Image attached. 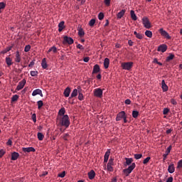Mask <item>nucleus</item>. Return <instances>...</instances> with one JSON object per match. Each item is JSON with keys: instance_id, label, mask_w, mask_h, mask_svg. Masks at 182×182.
<instances>
[{"instance_id": "nucleus-1", "label": "nucleus", "mask_w": 182, "mask_h": 182, "mask_svg": "<svg viewBox=\"0 0 182 182\" xmlns=\"http://www.w3.org/2000/svg\"><path fill=\"white\" fill-rule=\"evenodd\" d=\"M58 119L59 120V124L60 126L65 127L66 128H68L70 126V120H69L68 115L65 114V115L62 116V117H58Z\"/></svg>"}, {"instance_id": "nucleus-2", "label": "nucleus", "mask_w": 182, "mask_h": 182, "mask_svg": "<svg viewBox=\"0 0 182 182\" xmlns=\"http://www.w3.org/2000/svg\"><path fill=\"white\" fill-rule=\"evenodd\" d=\"M136 168V164L132 163L130 166H129L127 168H125L123 170V173H124L125 176L127 177Z\"/></svg>"}, {"instance_id": "nucleus-3", "label": "nucleus", "mask_w": 182, "mask_h": 182, "mask_svg": "<svg viewBox=\"0 0 182 182\" xmlns=\"http://www.w3.org/2000/svg\"><path fill=\"white\" fill-rule=\"evenodd\" d=\"M134 62H124L121 66L123 70H130L133 68Z\"/></svg>"}, {"instance_id": "nucleus-4", "label": "nucleus", "mask_w": 182, "mask_h": 182, "mask_svg": "<svg viewBox=\"0 0 182 182\" xmlns=\"http://www.w3.org/2000/svg\"><path fill=\"white\" fill-rule=\"evenodd\" d=\"M93 92H94V96L95 97H98V98L103 97V90L101 88L95 89Z\"/></svg>"}, {"instance_id": "nucleus-5", "label": "nucleus", "mask_w": 182, "mask_h": 182, "mask_svg": "<svg viewBox=\"0 0 182 182\" xmlns=\"http://www.w3.org/2000/svg\"><path fill=\"white\" fill-rule=\"evenodd\" d=\"M159 33H161V36H164V38L168 39V40L171 39V36H170L168 35V33L167 31H164L163 28H161L159 30Z\"/></svg>"}, {"instance_id": "nucleus-6", "label": "nucleus", "mask_w": 182, "mask_h": 182, "mask_svg": "<svg viewBox=\"0 0 182 182\" xmlns=\"http://www.w3.org/2000/svg\"><path fill=\"white\" fill-rule=\"evenodd\" d=\"M112 166H114V159L111 158L109 159V162L107 163V171L111 172L113 171Z\"/></svg>"}, {"instance_id": "nucleus-7", "label": "nucleus", "mask_w": 182, "mask_h": 182, "mask_svg": "<svg viewBox=\"0 0 182 182\" xmlns=\"http://www.w3.org/2000/svg\"><path fill=\"white\" fill-rule=\"evenodd\" d=\"M26 83V80L23 79V80L18 83V85H17V87H16V91H20V90H21L23 88V87L25 86Z\"/></svg>"}, {"instance_id": "nucleus-8", "label": "nucleus", "mask_w": 182, "mask_h": 182, "mask_svg": "<svg viewBox=\"0 0 182 182\" xmlns=\"http://www.w3.org/2000/svg\"><path fill=\"white\" fill-rule=\"evenodd\" d=\"M68 43V45H73L74 43L73 38L65 36L64 37L63 44Z\"/></svg>"}, {"instance_id": "nucleus-9", "label": "nucleus", "mask_w": 182, "mask_h": 182, "mask_svg": "<svg viewBox=\"0 0 182 182\" xmlns=\"http://www.w3.org/2000/svg\"><path fill=\"white\" fill-rule=\"evenodd\" d=\"M142 22H143L144 26L146 28L149 29L151 27L150 21L148 18H142Z\"/></svg>"}, {"instance_id": "nucleus-10", "label": "nucleus", "mask_w": 182, "mask_h": 182, "mask_svg": "<svg viewBox=\"0 0 182 182\" xmlns=\"http://www.w3.org/2000/svg\"><path fill=\"white\" fill-rule=\"evenodd\" d=\"M171 149H172V146H169L167 147L166 150V153L164 154L163 155V161L165 162V161L167 159V156H168V154H170L171 151Z\"/></svg>"}, {"instance_id": "nucleus-11", "label": "nucleus", "mask_w": 182, "mask_h": 182, "mask_svg": "<svg viewBox=\"0 0 182 182\" xmlns=\"http://www.w3.org/2000/svg\"><path fill=\"white\" fill-rule=\"evenodd\" d=\"M125 114H126L125 112H124V111H121L120 112H119L116 117V119H115L116 121L117 122L121 121Z\"/></svg>"}, {"instance_id": "nucleus-12", "label": "nucleus", "mask_w": 182, "mask_h": 182, "mask_svg": "<svg viewBox=\"0 0 182 182\" xmlns=\"http://www.w3.org/2000/svg\"><path fill=\"white\" fill-rule=\"evenodd\" d=\"M37 95H40V96L41 97H43V92L40 89H36L35 90L33 91V93H32V96L33 97H36L37 96Z\"/></svg>"}, {"instance_id": "nucleus-13", "label": "nucleus", "mask_w": 182, "mask_h": 182, "mask_svg": "<svg viewBox=\"0 0 182 182\" xmlns=\"http://www.w3.org/2000/svg\"><path fill=\"white\" fill-rule=\"evenodd\" d=\"M168 46L166 44H161L160 46L157 48L158 51H161L162 53H164L167 50Z\"/></svg>"}, {"instance_id": "nucleus-14", "label": "nucleus", "mask_w": 182, "mask_h": 182, "mask_svg": "<svg viewBox=\"0 0 182 182\" xmlns=\"http://www.w3.org/2000/svg\"><path fill=\"white\" fill-rule=\"evenodd\" d=\"M22 151H24V153H31V151H36V149L33 147H23Z\"/></svg>"}, {"instance_id": "nucleus-15", "label": "nucleus", "mask_w": 182, "mask_h": 182, "mask_svg": "<svg viewBox=\"0 0 182 182\" xmlns=\"http://www.w3.org/2000/svg\"><path fill=\"white\" fill-rule=\"evenodd\" d=\"M134 159L132 158H125L124 166H132L133 164Z\"/></svg>"}, {"instance_id": "nucleus-16", "label": "nucleus", "mask_w": 182, "mask_h": 182, "mask_svg": "<svg viewBox=\"0 0 182 182\" xmlns=\"http://www.w3.org/2000/svg\"><path fill=\"white\" fill-rule=\"evenodd\" d=\"M18 157H19V154L18 152H15L14 151V152L11 153V159L12 161L18 160Z\"/></svg>"}, {"instance_id": "nucleus-17", "label": "nucleus", "mask_w": 182, "mask_h": 182, "mask_svg": "<svg viewBox=\"0 0 182 182\" xmlns=\"http://www.w3.org/2000/svg\"><path fill=\"white\" fill-rule=\"evenodd\" d=\"M21 58L20 53H19L18 50H16L15 62L17 63H21Z\"/></svg>"}, {"instance_id": "nucleus-18", "label": "nucleus", "mask_w": 182, "mask_h": 182, "mask_svg": "<svg viewBox=\"0 0 182 182\" xmlns=\"http://www.w3.org/2000/svg\"><path fill=\"white\" fill-rule=\"evenodd\" d=\"M161 87L164 92H167L168 90V87L166 84L164 80H162L161 81Z\"/></svg>"}, {"instance_id": "nucleus-19", "label": "nucleus", "mask_w": 182, "mask_h": 182, "mask_svg": "<svg viewBox=\"0 0 182 182\" xmlns=\"http://www.w3.org/2000/svg\"><path fill=\"white\" fill-rule=\"evenodd\" d=\"M111 154L110 149H108L106 152H105V159H104V162L107 163L109 161V156Z\"/></svg>"}, {"instance_id": "nucleus-20", "label": "nucleus", "mask_w": 182, "mask_h": 182, "mask_svg": "<svg viewBox=\"0 0 182 182\" xmlns=\"http://www.w3.org/2000/svg\"><path fill=\"white\" fill-rule=\"evenodd\" d=\"M175 171V167H174V164H169L168 167V172L170 173H173Z\"/></svg>"}, {"instance_id": "nucleus-21", "label": "nucleus", "mask_w": 182, "mask_h": 182, "mask_svg": "<svg viewBox=\"0 0 182 182\" xmlns=\"http://www.w3.org/2000/svg\"><path fill=\"white\" fill-rule=\"evenodd\" d=\"M126 13V10L125 9H122L120 12H119L117 14V19H120L122 18L124 14Z\"/></svg>"}, {"instance_id": "nucleus-22", "label": "nucleus", "mask_w": 182, "mask_h": 182, "mask_svg": "<svg viewBox=\"0 0 182 182\" xmlns=\"http://www.w3.org/2000/svg\"><path fill=\"white\" fill-rule=\"evenodd\" d=\"M77 95H78V90L77 89H74L73 91L72 92L69 99L76 97L77 96Z\"/></svg>"}, {"instance_id": "nucleus-23", "label": "nucleus", "mask_w": 182, "mask_h": 182, "mask_svg": "<svg viewBox=\"0 0 182 182\" xmlns=\"http://www.w3.org/2000/svg\"><path fill=\"white\" fill-rule=\"evenodd\" d=\"M100 70V68L99 65H95L93 68L92 74L99 73Z\"/></svg>"}, {"instance_id": "nucleus-24", "label": "nucleus", "mask_w": 182, "mask_h": 182, "mask_svg": "<svg viewBox=\"0 0 182 182\" xmlns=\"http://www.w3.org/2000/svg\"><path fill=\"white\" fill-rule=\"evenodd\" d=\"M96 176V173H95L94 170L90 171V173H88V177L90 180H92Z\"/></svg>"}, {"instance_id": "nucleus-25", "label": "nucleus", "mask_w": 182, "mask_h": 182, "mask_svg": "<svg viewBox=\"0 0 182 182\" xmlns=\"http://www.w3.org/2000/svg\"><path fill=\"white\" fill-rule=\"evenodd\" d=\"M66 113V110L65 107H61L58 112V115L60 117H63L65 114Z\"/></svg>"}, {"instance_id": "nucleus-26", "label": "nucleus", "mask_w": 182, "mask_h": 182, "mask_svg": "<svg viewBox=\"0 0 182 182\" xmlns=\"http://www.w3.org/2000/svg\"><path fill=\"white\" fill-rule=\"evenodd\" d=\"M65 22L63 21H60L59 25H58V27H59V29H58V31L59 32H62L65 28Z\"/></svg>"}, {"instance_id": "nucleus-27", "label": "nucleus", "mask_w": 182, "mask_h": 182, "mask_svg": "<svg viewBox=\"0 0 182 182\" xmlns=\"http://www.w3.org/2000/svg\"><path fill=\"white\" fill-rule=\"evenodd\" d=\"M41 66L43 69H47L48 68V63H47V61H46V58H43L42 60Z\"/></svg>"}, {"instance_id": "nucleus-28", "label": "nucleus", "mask_w": 182, "mask_h": 182, "mask_svg": "<svg viewBox=\"0 0 182 182\" xmlns=\"http://www.w3.org/2000/svg\"><path fill=\"white\" fill-rule=\"evenodd\" d=\"M71 92V89L70 87H66L64 91V95L65 97H68L70 96Z\"/></svg>"}, {"instance_id": "nucleus-29", "label": "nucleus", "mask_w": 182, "mask_h": 182, "mask_svg": "<svg viewBox=\"0 0 182 182\" xmlns=\"http://www.w3.org/2000/svg\"><path fill=\"white\" fill-rule=\"evenodd\" d=\"M175 58L174 54L170 53L168 56H167V58H166V62L168 63L170 61H171L172 60H173Z\"/></svg>"}, {"instance_id": "nucleus-30", "label": "nucleus", "mask_w": 182, "mask_h": 182, "mask_svg": "<svg viewBox=\"0 0 182 182\" xmlns=\"http://www.w3.org/2000/svg\"><path fill=\"white\" fill-rule=\"evenodd\" d=\"M134 34L135 35V37L138 39H143L144 38V35H142L141 33H138L136 31L134 32Z\"/></svg>"}, {"instance_id": "nucleus-31", "label": "nucleus", "mask_w": 182, "mask_h": 182, "mask_svg": "<svg viewBox=\"0 0 182 182\" xmlns=\"http://www.w3.org/2000/svg\"><path fill=\"white\" fill-rule=\"evenodd\" d=\"M13 48V46L7 47L4 50H1L0 53L1 54H5L7 53L8 52L11 51Z\"/></svg>"}, {"instance_id": "nucleus-32", "label": "nucleus", "mask_w": 182, "mask_h": 182, "mask_svg": "<svg viewBox=\"0 0 182 182\" xmlns=\"http://www.w3.org/2000/svg\"><path fill=\"white\" fill-rule=\"evenodd\" d=\"M6 63L7 65L11 66V65H13L12 59L11 58H9V56H7L6 58Z\"/></svg>"}, {"instance_id": "nucleus-33", "label": "nucleus", "mask_w": 182, "mask_h": 182, "mask_svg": "<svg viewBox=\"0 0 182 182\" xmlns=\"http://www.w3.org/2000/svg\"><path fill=\"white\" fill-rule=\"evenodd\" d=\"M109 58H105L104 61V66L105 69L109 68Z\"/></svg>"}, {"instance_id": "nucleus-34", "label": "nucleus", "mask_w": 182, "mask_h": 182, "mask_svg": "<svg viewBox=\"0 0 182 182\" xmlns=\"http://www.w3.org/2000/svg\"><path fill=\"white\" fill-rule=\"evenodd\" d=\"M131 18L133 21H137V17L134 10H131Z\"/></svg>"}, {"instance_id": "nucleus-35", "label": "nucleus", "mask_w": 182, "mask_h": 182, "mask_svg": "<svg viewBox=\"0 0 182 182\" xmlns=\"http://www.w3.org/2000/svg\"><path fill=\"white\" fill-rule=\"evenodd\" d=\"M52 51L54 53H58V48L55 46H53V47L50 48V49L48 50V53H49Z\"/></svg>"}, {"instance_id": "nucleus-36", "label": "nucleus", "mask_w": 182, "mask_h": 182, "mask_svg": "<svg viewBox=\"0 0 182 182\" xmlns=\"http://www.w3.org/2000/svg\"><path fill=\"white\" fill-rule=\"evenodd\" d=\"M145 36H146L147 38H151L153 36V33L151 31H146Z\"/></svg>"}, {"instance_id": "nucleus-37", "label": "nucleus", "mask_w": 182, "mask_h": 182, "mask_svg": "<svg viewBox=\"0 0 182 182\" xmlns=\"http://www.w3.org/2000/svg\"><path fill=\"white\" fill-rule=\"evenodd\" d=\"M6 6V4L4 2H0V14L1 13V10L5 9V7Z\"/></svg>"}, {"instance_id": "nucleus-38", "label": "nucleus", "mask_w": 182, "mask_h": 182, "mask_svg": "<svg viewBox=\"0 0 182 182\" xmlns=\"http://www.w3.org/2000/svg\"><path fill=\"white\" fill-rule=\"evenodd\" d=\"M37 105H38V109H41L43 106V101H42V100L38 101Z\"/></svg>"}, {"instance_id": "nucleus-39", "label": "nucleus", "mask_w": 182, "mask_h": 182, "mask_svg": "<svg viewBox=\"0 0 182 182\" xmlns=\"http://www.w3.org/2000/svg\"><path fill=\"white\" fill-rule=\"evenodd\" d=\"M37 136H38V139L40 141H42V140H43V139H44V135H43V133H41V132H38V133L37 134Z\"/></svg>"}, {"instance_id": "nucleus-40", "label": "nucleus", "mask_w": 182, "mask_h": 182, "mask_svg": "<svg viewBox=\"0 0 182 182\" xmlns=\"http://www.w3.org/2000/svg\"><path fill=\"white\" fill-rule=\"evenodd\" d=\"M18 98H19V96L18 95H14V96H12L11 102H17Z\"/></svg>"}, {"instance_id": "nucleus-41", "label": "nucleus", "mask_w": 182, "mask_h": 182, "mask_svg": "<svg viewBox=\"0 0 182 182\" xmlns=\"http://www.w3.org/2000/svg\"><path fill=\"white\" fill-rule=\"evenodd\" d=\"M78 35L80 36V38H82L83 36H85V31H83L82 28H80L78 30Z\"/></svg>"}, {"instance_id": "nucleus-42", "label": "nucleus", "mask_w": 182, "mask_h": 182, "mask_svg": "<svg viewBox=\"0 0 182 182\" xmlns=\"http://www.w3.org/2000/svg\"><path fill=\"white\" fill-rule=\"evenodd\" d=\"M142 156H143L142 154H134V159L136 160L141 159L142 158Z\"/></svg>"}, {"instance_id": "nucleus-43", "label": "nucleus", "mask_w": 182, "mask_h": 182, "mask_svg": "<svg viewBox=\"0 0 182 182\" xmlns=\"http://www.w3.org/2000/svg\"><path fill=\"white\" fill-rule=\"evenodd\" d=\"M70 138V136L69 135V134H65L63 136V139L64 140H65L66 141H68L69 139Z\"/></svg>"}, {"instance_id": "nucleus-44", "label": "nucleus", "mask_w": 182, "mask_h": 182, "mask_svg": "<svg viewBox=\"0 0 182 182\" xmlns=\"http://www.w3.org/2000/svg\"><path fill=\"white\" fill-rule=\"evenodd\" d=\"M132 117L134 118V119H136V117H139V112L138 111H133L132 112Z\"/></svg>"}, {"instance_id": "nucleus-45", "label": "nucleus", "mask_w": 182, "mask_h": 182, "mask_svg": "<svg viewBox=\"0 0 182 182\" xmlns=\"http://www.w3.org/2000/svg\"><path fill=\"white\" fill-rule=\"evenodd\" d=\"M31 48V45H26L24 48V52L28 53V51H30Z\"/></svg>"}, {"instance_id": "nucleus-46", "label": "nucleus", "mask_w": 182, "mask_h": 182, "mask_svg": "<svg viewBox=\"0 0 182 182\" xmlns=\"http://www.w3.org/2000/svg\"><path fill=\"white\" fill-rule=\"evenodd\" d=\"M95 22H96L95 19H91L89 23L90 27H93Z\"/></svg>"}, {"instance_id": "nucleus-47", "label": "nucleus", "mask_w": 182, "mask_h": 182, "mask_svg": "<svg viewBox=\"0 0 182 182\" xmlns=\"http://www.w3.org/2000/svg\"><path fill=\"white\" fill-rule=\"evenodd\" d=\"M78 92H79L78 100H84L83 94L80 92V90H79Z\"/></svg>"}, {"instance_id": "nucleus-48", "label": "nucleus", "mask_w": 182, "mask_h": 182, "mask_svg": "<svg viewBox=\"0 0 182 182\" xmlns=\"http://www.w3.org/2000/svg\"><path fill=\"white\" fill-rule=\"evenodd\" d=\"M38 71H31L30 72V75L32 76V77H36V76H38Z\"/></svg>"}, {"instance_id": "nucleus-49", "label": "nucleus", "mask_w": 182, "mask_h": 182, "mask_svg": "<svg viewBox=\"0 0 182 182\" xmlns=\"http://www.w3.org/2000/svg\"><path fill=\"white\" fill-rule=\"evenodd\" d=\"M151 159V157L148 156L145 159H144L143 164L146 165L148 164L149 160Z\"/></svg>"}, {"instance_id": "nucleus-50", "label": "nucleus", "mask_w": 182, "mask_h": 182, "mask_svg": "<svg viewBox=\"0 0 182 182\" xmlns=\"http://www.w3.org/2000/svg\"><path fill=\"white\" fill-rule=\"evenodd\" d=\"M104 17H105V15L102 12L99 14L98 18L100 19V21H102Z\"/></svg>"}, {"instance_id": "nucleus-51", "label": "nucleus", "mask_w": 182, "mask_h": 182, "mask_svg": "<svg viewBox=\"0 0 182 182\" xmlns=\"http://www.w3.org/2000/svg\"><path fill=\"white\" fill-rule=\"evenodd\" d=\"M32 119H33V121L36 123V122H37V117H36V113H33V114H32Z\"/></svg>"}, {"instance_id": "nucleus-52", "label": "nucleus", "mask_w": 182, "mask_h": 182, "mask_svg": "<svg viewBox=\"0 0 182 182\" xmlns=\"http://www.w3.org/2000/svg\"><path fill=\"white\" fill-rule=\"evenodd\" d=\"M65 171H63V172L58 174V177L62 178H63L65 177Z\"/></svg>"}, {"instance_id": "nucleus-53", "label": "nucleus", "mask_w": 182, "mask_h": 182, "mask_svg": "<svg viewBox=\"0 0 182 182\" xmlns=\"http://www.w3.org/2000/svg\"><path fill=\"white\" fill-rule=\"evenodd\" d=\"M168 112H169L168 108H164V111H163V114H164V115H166V114H168Z\"/></svg>"}, {"instance_id": "nucleus-54", "label": "nucleus", "mask_w": 182, "mask_h": 182, "mask_svg": "<svg viewBox=\"0 0 182 182\" xmlns=\"http://www.w3.org/2000/svg\"><path fill=\"white\" fill-rule=\"evenodd\" d=\"M77 48L79 50H85V48H83L82 45H81V44H77Z\"/></svg>"}, {"instance_id": "nucleus-55", "label": "nucleus", "mask_w": 182, "mask_h": 182, "mask_svg": "<svg viewBox=\"0 0 182 182\" xmlns=\"http://www.w3.org/2000/svg\"><path fill=\"white\" fill-rule=\"evenodd\" d=\"M35 62H36L35 60L31 61V62H30V64L28 65L29 68H33V65H34V64H35Z\"/></svg>"}, {"instance_id": "nucleus-56", "label": "nucleus", "mask_w": 182, "mask_h": 182, "mask_svg": "<svg viewBox=\"0 0 182 182\" xmlns=\"http://www.w3.org/2000/svg\"><path fill=\"white\" fill-rule=\"evenodd\" d=\"M177 168H182V159L178 162Z\"/></svg>"}, {"instance_id": "nucleus-57", "label": "nucleus", "mask_w": 182, "mask_h": 182, "mask_svg": "<svg viewBox=\"0 0 182 182\" xmlns=\"http://www.w3.org/2000/svg\"><path fill=\"white\" fill-rule=\"evenodd\" d=\"M171 103L173 105H176L178 104V102H176V100H175L174 99H171Z\"/></svg>"}, {"instance_id": "nucleus-58", "label": "nucleus", "mask_w": 182, "mask_h": 182, "mask_svg": "<svg viewBox=\"0 0 182 182\" xmlns=\"http://www.w3.org/2000/svg\"><path fill=\"white\" fill-rule=\"evenodd\" d=\"M6 154V151L4 150H0V159Z\"/></svg>"}, {"instance_id": "nucleus-59", "label": "nucleus", "mask_w": 182, "mask_h": 182, "mask_svg": "<svg viewBox=\"0 0 182 182\" xmlns=\"http://www.w3.org/2000/svg\"><path fill=\"white\" fill-rule=\"evenodd\" d=\"M111 0H105V4L107 6H109L110 5Z\"/></svg>"}, {"instance_id": "nucleus-60", "label": "nucleus", "mask_w": 182, "mask_h": 182, "mask_svg": "<svg viewBox=\"0 0 182 182\" xmlns=\"http://www.w3.org/2000/svg\"><path fill=\"white\" fill-rule=\"evenodd\" d=\"M173 178L172 176H171L170 178H168L166 182H173Z\"/></svg>"}, {"instance_id": "nucleus-61", "label": "nucleus", "mask_w": 182, "mask_h": 182, "mask_svg": "<svg viewBox=\"0 0 182 182\" xmlns=\"http://www.w3.org/2000/svg\"><path fill=\"white\" fill-rule=\"evenodd\" d=\"M132 103V101L129 99H127L125 100V105H130Z\"/></svg>"}, {"instance_id": "nucleus-62", "label": "nucleus", "mask_w": 182, "mask_h": 182, "mask_svg": "<svg viewBox=\"0 0 182 182\" xmlns=\"http://www.w3.org/2000/svg\"><path fill=\"white\" fill-rule=\"evenodd\" d=\"M6 144L9 145V146H12L13 144V141L9 139L7 142H6Z\"/></svg>"}, {"instance_id": "nucleus-63", "label": "nucleus", "mask_w": 182, "mask_h": 182, "mask_svg": "<svg viewBox=\"0 0 182 182\" xmlns=\"http://www.w3.org/2000/svg\"><path fill=\"white\" fill-rule=\"evenodd\" d=\"M89 60H90V58H89V57H86V58H85L83 59V61H84L85 63H88Z\"/></svg>"}, {"instance_id": "nucleus-64", "label": "nucleus", "mask_w": 182, "mask_h": 182, "mask_svg": "<svg viewBox=\"0 0 182 182\" xmlns=\"http://www.w3.org/2000/svg\"><path fill=\"white\" fill-rule=\"evenodd\" d=\"M128 45H129V46H133L134 42L130 40V41H128Z\"/></svg>"}]
</instances>
